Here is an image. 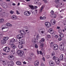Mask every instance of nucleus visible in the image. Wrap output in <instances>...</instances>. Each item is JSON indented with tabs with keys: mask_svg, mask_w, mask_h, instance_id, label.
Returning <instances> with one entry per match:
<instances>
[{
	"mask_svg": "<svg viewBox=\"0 0 66 66\" xmlns=\"http://www.w3.org/2000/svg\"><path fill=\"white\" fill-rule=\"evenodd\" d=\"M52 16H53V18H55L56 17V14H52Z\"/></svg>",
	"mask_w": 66,
	"mask_h": 66,
	"instance_id": "nucleus-31",
	"label": "nucleus"
},
{
	"mask_svg": "<svg viewBox=\"0 0 66 66\" xmlns=\"http://www.w3.org/2000/svg\"><path fill=\"white\" fill-rule=\"evenodd\" d=\"M51 23L52 25H54L55 24V21L54 19H52L51 21Z\"/></svg>",
	"mask_w": 66,
	"mask_h": 66,
	"instance_id": "nucleus-7",
	"label": "nucleus"
},
{
	"mask_svg": "<svg viewBox=\"0 0 66 66\" xmlns=\"http://www.w3.org/2000/svg\"><path fill=\"white\" fill-rule=\"evenodd\" d=\"M42 60H43V61H45V57H43L42 58Z\"/></svg>",
	"mask_w": 66,
	"mask_h": 66,
	"instance_id": "nucleus-52",
	"label": "nucleus"
},
{
	"mask_svg": "<svg viewBox=\"0 0 66 66\" xmlns=\"http://www.w3.org/2000/svg\"><path fill=\"white\" fill-rule=\"evenodd\" d=\"M53 60H55V61L56 59V58H55V56H54L53 58H52Z\"/></svg>",
	"mask_w": 66,
	"mask_h": 66,
	"instance_id": "nucleus-40",
	"label": "nucleus"
},
{
	"mask_svg": "<svg viewBox=\"0 0 66 66\" xmlns=\"http://www.w3.org/2000/svg\"><path fill=\"white\" fill-rule=\"evenodd\" d=\"M51 23H50L49 22L48 24V25L46 27V28H49L51 27Z\"/></svg>",
	"mask_w": 66,
	"mask_h": 66,
	"instance_id": "nucleus-29",
	"label": "nucleus"
},
{
	"mask_svg": "<svg viewBox=\"0 0 66 66\" xmlns=\"http://www.w3.org/2000/svg\"><path fill=\"white\" fill-rule=\"evenodd\" d=\"M53 44V42H51V46H52V44Z\"/></svg>",
	"mask_w": 66,
	"mask_h": 66,
	"instance_id": "nucleus-60",
	"label": "nucleus"
},
{
	"mask_svg": "<svg viewBox=\"0 0 66 66\" xmlns=\"http://www.w3.org/2000/svg\"><path fill=\"white\" fill-rule=\"evenodd\" d=\"M27 13L28 14V15H29H29H30V12H29V11H27Z\"/></svg>",
	"mask_w": 66,
	"mask_h": 66,
	"instance_id": "nucleus-51",
	"label": "nucleus"
},
{
	"mask_svg": "<svg viewBox=\"0 0 66 66\" xmlns=\"http://www.w3.org/2000/svg\"><path fill=\"white\" fill-rule=\"evenodd\" d=\"M25 30L26 31V32H28V29H25Z\"/></svg>",
	"mask_w": 66,
	"mask_h": 66,
	"instance_id": "nucleus-59",
	"label": "nucleus"
},
{
	"mask_svg": "<svg viewBox=\"0 0 66 66\" xmlns=\"http://www.w3.org/2000/svg\"><path fill=\"white\" fill-rule=\"evenodd\" d=\"M3 55H6L7 54L6 53H3Z\"/></svg>",
	"mask_w": 66,
	"mask_h": 66,
	"instance_id": "nucleus-57",
	"label": "nucleus"
},
{
	"mask_svg": "<svg viewBox=\"0 0 66 66\" xmlns=\"http://www.w3.org/2000/svg\"><path fill=\"white\" fill-rule=\"evenodd\" d=\"M24 15H26V16H29V15L28 14V11H26L24 12Z\"/></svg>",
	"mask_w": 66,
	"mask_h": 66,
	"instance_id": "nucleus-23",
	"label": "nucleus"
},
{
	"mask_svg": "<svg viewBox=\"0 0 66 66\" xmlns=\"http://www.w3.org/2000/svg\"><path fill=\"white\" fill-rule=\"evenodd\" d=\"M46 19V17L44 16L42 17V19L44 20V19Z\"/></svg>",
	"mask_w": 66,
	"mask_h": 66,
	"instance_id": "nucleus-47",
	"label": "nucleus"
},
{
	"mask_svg": "<svg viewBox=\"0 0 66 66\" xmlns=\"http://www.w3.org/2000/svg\"><path fill=\"white\" fill-rule=\"evenodd\" d=\"M16 64L18 65H21V63L19 61L16 62Z\"/></svg>",
	"mask_w": 66,
	"mask_h": 66,
	"instance_id": "nucleus-25",
	"label": "nucleus"
},
{
	"mask_svg": "<svg viewBox=\"0 0 66 66\" xmlns=\"http://www.w3.org/2000/svg\"><path fill=\"white\" fill-rule=\"evenodd\" d=\"M3 33L2 32H0V38H2L3 35Z\"/></svg>",
	"mask_w": 66,
	"mask_h": 66,
	"instance_id": "nucleus-28",
	"label": "nucleus"
},
{
	"mask_svg": "<svg viewBox=\"0 0 66 66\" xmlns=\"http://www.w3.org/2000/svg\"><path fill=\"white\" fill-rule=\"evenodd\" d=\"M35 46V48H38V46H37V44H36Z\"/></svg>",
	"mask_w": 66,
	"mask_h": 66,
	"instance_id": "nucleus-41",
	"label": "nucleus"
},
{
	"mask_svg": "<svg viewBox=\"0 0 66 66\" xmlns=\"http://www.w3.org/2000/svg\"><path fill=\"white\" fill-rule=\"evenodd\" d=\"M11 49L9 47L6 46L3 49L4 51L7 52V53L10 52Z\"/></svg>",
	"mask_w": 66,
	"mask_h": 66,
	"instance_id": "nucleus-2",
	"label": "nucleus"
},
{
	"mask_svg": "<svg viewBox=\"0 0 66 66\" xmlns=\"http://www.w3.org/2000/svg\"><path fill=\"white\" fill-rule=\"evenodd\" d=\"M7 26L6 25H3L2 26V27H3V28H2V30L3 31V29H5V28H7Z\"/></svg>",
	"mask_w": 66,
	"mask_h": 66,
	"instance_id": "nucleus-17",
	"label": "nucleus"
},
{
	"mask_svg": "<svg viewBox=\"0 0 66 66\" xmlns=\"http://www.w3.org/2000/svg\"><path fill=\"white\" fill-rule=\"evenodd\" d=\"M53 48L55 50H57L58 49V46L56 44H54L53 45Z\"/></svg>",
	"mask_w": 66,
	"mask_h": 66,
	"instance_id": "nucleus-5",
	"label": "nucleus"
},
{
	"mask_svg": "<svg viewBox=\"0 0 66 66\" xmlns=\"http://www.w3.org/2000/svg\"><path fill=\"white\" fill-rule=\"evenodd\" d=\"M10 13L11 14H13L14 13V11L11 10L10 12Z\"/></svg>",
	"mask_w": 66,
	"mask_h": 66,
	"instance_id": "nucleus-43",
	"label": "nucleus"
},
{
	"mask_svg": "<svg viewBox=\"0 0 66 66\" xmlns=\"http://www.w3.org/2000/svg\"><path fill=\"white\" fill-rule=\"evenodd\" d=\"M29 7L32 9V10H34V6L32 5H29Z\"/></svg>",
	"mask_w": 66,
	"mask_h": 66,
	"instance_id": "nucleus-27",
	"label": "nucleus"
},
{
	"mask_svg": "<svg viewBox=\"0 0 66 66\" xmlns=\"http://www.w3.org/2000/svg\"><path fill=\"white\" fill-rule=\"evenodd\" d=\"M54 55H55V53H54V52H53L52 53V55L53 56H54Z\"/></svg>",
	"mask_w": 66,
	"mask_h": 66,
	"instance_id": "nucleus-46",
	"label": "nucleus"
},
{
	"mask_svg": "<svg viewBox=\"0 0 66 66\" xmlns=\"http://www.w3.org/2000/svg\"><path fill=\"white\" fill-rule=\"evenodd\" d=\"M38 1V0H35V2L36 3H37V2Z\"/></svg>",
	"mask_w": 66,
	"mask_h": 66,
	"instance_id": "nucleus-50",
	"label": "nucleus"
},
{
	"mask_svg": "<svg viewBox=\"0 0 66 66\" xmlns=\"http://www.w3.org/2000/svg\"><path fill=\"white\" fill-rule=\"evenodd\" d=\"M3 64H5V61H3Z\"/></svg>",
	"mask_w": 66,
	"mask_h": 66,
	"instance_id": "nucleus-54",
	"label": "nucleus"
},
{
	"mask_svg": "<svg viewBox=\"0 0 66 66\" xmlns=\"http://www.w3.org/2000/svg\"><path fill=\"white\" fill-rule=\"evenodd\" d=\"M59 33H62V30L61 29L60 30H59Z\"/></svg>",
	"mask_w": 66,
	"mask_h": 66,
	"instance_id": "nucleus-42",
	"label": "nucleus"
},
{
	"mask_svg": "<svg viewBox=\"0 0 66 66\" xmlns=\"http://www.w3.org/2000/svg\"><path fill=\"white\" fill-rule=\"evenodd\" d=\"M8 59L10 60H13L14 59V57L12 55L9 56H8Z\"/></svg>",
	"mask_w": 66,
	"mask_h": 66,
	"instance_id": "nucleus-6",
	"label": "nucleus"
},
{
	"mask_svg": "<svg viewBox=\"0 0 66 66\" xmlns=\"http://www.w3.org/2000/svg\"><path fill=\"white\" fill-rule=\"evenodd\" d=\"M38 65H39L38 62L37 61L35 62L34 65L35 66H38Z\"/></svg>",
	"mask_w": 66,
	"mask_h": 66,
	"instance_id": "nucleus-13",
	"label": "nucleus"
},
{
	"mask_svg": "<svg viewBox=\"0 0 66 66\" xmlns=\"http://www.w3.org/2000/svg\"><path fill=\"white\" fill-rule=\"evenodd\" d=\"M39 52H40V54H43V53H42V51H39Z\"/></svg>",
	"mask_w": 66,
	"mask_h": 66,
	"instance_id": "nucleus-56",
	"label": "nucleus"
},
{
	"mask_svg": "<svg viewBox=\"0 0 66 66\" xmlns=\"http://www.w3.org/2000/svg\"><path fill=\"white\" fill-rule=\"evenodd\" d=\"M35 12H36V13H37V10H36L35 11Z\"/></svg>",
	"mask_w": 66,
	"mask_h": 66,
	"instance_id": "nucleus-62",
	"label": "nucleus"
},
{
	"mask_svg": "<svg viewBox=\"0 0 66 66\" xmlns=\"http://www.w3.org/2000/svg\"><path fill=\"white\" fill-rule=\"evenodd\" d=\"M12 63L11 64H10L9 63H7V65L8 66H13L14 65V62L12 61H10V63Z\"/></svg>",
	"mask_w": 66,
	"mask_h": 66,
	"instance_id": "nucleus-12",
	"label": "nucleus"
},
{
	"mask_svg": "<svg viewBox=\"0 0 66 66\" xmlns=\"http://www.w3.org/2000/svg\"><path fill=\"white\" fill-rule=\"evenodd\" d=\"M4 3V4H3V3H2V4L3 5L2 7L4 9H6L7 7V4L5 3Z\"/></svg>",
	"mask_w": 66,
	"mask_h": 66,
	"instance_id": "nucleus-10",
	"label": "nucleus"
},
{
	"mask_svg": "<svg viewBox=\"0 0 66 66\" xmlns=\"http://www.w3.org/2000/svg\"><path fill=\"white\" fill-rule=\"evenodd\" d=\"M47 37H48V38H51V36H50V35H47Z\"/></svg>",
	"mask_w": 66,
	"mask_h": 66,
	"instance_id": "nucleus-48",
	"label": "nucleus"
},
{
	"mask_svg": "<svg viewBox=\"0 0 66 66\" xmlns=\"http://www.w3.org/2000/svg\"><path fill=\"white\" fill-rule=\"evenodd\" d=\"M33 55H34V54L33 53H32V54H30V56H32Z\"/></svg>",
	"mask_w": 66,
	"mask_h": 66,
	"instance_id": "nucleus-53",
	"label": "nucleus"
},
{
	"mask_svg": "<svg viewBox=\"0 0 66 66\" xmlns=\"http://www.w3.org/2000/svg\"><path fill=\"white\" fill-rule=\"evenodd\" d=\"M1 43L3 45V44H4L6 43V42L4 40H1Z\"/></svg>",
	"mask_w": 66,
	"mask_h": 66,
	"instance_id": "nucleus-24",
	"label": "nucleus"
},
{
	"mask_svg": "<svg viewBox=\"0 0 66 66\" xmlns=\"http://www.w3.org/2000/svg\"><path fill=\"white\" fill-rule=\"evenodd\" d=\"M4 22V20L3 19H0V22L1 23H3Z\"/></svg>",
	"mask_w": 66,
	"mask_h": 66,
	"instance_id": "nucleus-32",
	"label": "nucleus"
},
{
	"mask_svg": "<svg viewBox=\"0 0 66 66\" xmlns=\"http://www.w3.org/2000/svg\"><path fill=\"white\" fill-rule=\"evenodd\" d=\"M9 39V37H5L3 38V40L5 41Z\"/></svg>",
	"mask_w": 66,
	"mask_h": 66,
	"instance_id": "nucleus-21",
	"label": "nucleus"
},
{
	"mask_svg": "<svg viewBox=\"0 0 66 66\" xmlns=\"http://www.w3.org/2000/svg\"><path fill=\"white\" fill-rule=\"evenodd\" d=\"M43 47H44V45L43 44H41L40 45V47L41 48H43Z\"/></svg>",
	"mask_w": 66,
	"mask_h": 66,
	"instance_id": "nucleus-38",
	"label": "nucleus"
},
{
	"mask_svg": "<svg viewBox=\"0 0 66 66\" xmlns=\"http://www.w3.org/2000/svg\"><path fill=\"white\" fill-rule=\"evenodd\" d=\"M18 47L19 49H21L23 48V45H22V44H20L19 45Z\"/></svg>",
	"mask_w": 66,
	"mask_h": 66,
	"instance_id": "nucleus-18",
	"label": "nucleus"
},
{
	"mask_svg": "<svg viewBox=\"0 0 66 66\" xmlns=\"http://www.w3.org/2000/svg\"><path fill=\"white\" fill-rule=\"evenodd\" d=\"M49 22H46L45 23V26L46 27H47L48 26Z\"/></svg>",
	"mask_w": 66,
	"mask_h": 66,
	"instance_id": "nucleus-33",
	"label": "nucleus"
},
{
	"mask_svg": "<svg viewBox=\"0 0 66 66\" xmlns=\"http://www.w3.org/2000/svg\"><path fill=\"white\" fill-rule=\"evenodd\" d=\"M54 12V11H53V10H52L51 12V14H53V13Z\"/></svg>",
	"mask_w": 66,
	"mask_h": 66,
	"instance_id": "nucleus-49",
	"label": "nucleus"
},
{
	"mask_svg": "<svg viewBox=\"0 0 66 66\" xmlns=\"http://www.w3.org/2000/svg\"><path fill=\"white\" fill-rule=\"evenodd\" d=\"M11 52H12L13 54H14L15 53V50H12L11 51Z\"/></svg>",
	"mask_w": 66,
	"mask_h": 66,
	"instance_id": "nucleus-35",
	"label": "nucleus"
},
{
	"mask_svg": "<svg viewBox=\"0 0 66 66\" xmlns=\"http://www.w3.org/2000/svg\"><path fill=\"white\" fill-rule=\"evenodd\" d=\"M47 0H45V1H44V3H47Z\"/></svg>",
	"mask_w": 66,
	"mask_h": 66,
	"instance_id": "nucleus-64",
	"label": "nucleus"
},
{
	"mask_svg": "<svg viewBox=\"0 0 66 66\" xmlns=\"http://www.w3.org/2000/svg\"><path fill=\"white\" fill-rule=\"evenodd\" d=\"M59 49L60 50H63L64 48V45L61 44L59 46Z\"/></svg>",
	"mask_w": 66,
	"mask_h": 66,
	"instance_id": "nucleus-4",
	"label": "nucleus"
},
{
	"mask_svg": "<svg viewBox=\"0 0 66 66\" xmlns=\"http://www.w3.org/2000/svg\"><path fill=\"white\" fill-rule=\"evenodd\" d=\"M59 36L62 38L64 37V34L63 33H61L59 35Z\"/></svg>",
	"mask_w": 66,
	"mask_h": 66,
	"instance_id": "nucleus-30",
	"label": "nucleus"
},
{
	"mask_svg": "<svg viewBox=\"0 0 66 66\" xmlns=\"http://www.w3.org/2000/svg\"><path fill=\"white\" fill-rule=\"evenodd\" d=\"M55 2L56 3H59V0H55Z\"/></svg>",
	"mask_w": 66,
	"mask_h": 66,
	"instance_id": "nucleus-34",
	"label": "nucleus"
},
{
	"mask_svg": "<svg viewBox=\"0 0 66 66\" xmlns=\"http://www.w3.org/2000/svg\"><path fill=\"white\" fill-rule=\"evenodd\" d=\"M16 14H19V13L18 12V11H16Z\"/></svg>",
	"mask_w": 66,
	"mask_h": 66,
	"instance_id": "nucleus-55",
	"label": "nucleus"
},
{
	"mask_svg": "<svg viewBox=\"0 0 66 66\" xmlns=\"http://www.w3.org/2000/svg\"><path fill=\"white\" fill-rule=\"evenodd\" d=\"M60 41L62 40V38H60L58 39Z\"/></svg>",
	"mask_w": 66,
	"mask_h": 66,
	"instance_id": "nucleus-45",
	"label": "nucleus"
},
{
	"mask_svg": "<svg viewBox=\"0 0 66 66\" xmlns=\"http://www.w3.org/2000/svg\"><path fill=\"white\" fill-rule=\"evenodd\" d=\"M38 38H39V34H37V36H36V39L35 38H34L32 39V42H34V43H37V40H38Z\"/></svg>",
	"mask_w": 66,
	"mask_h": 66,
	"instance_id": "nucleus-3",
	"label": "nucleus"
},
{
	"mask_svg": "<svg viewBox=\"0 0 66 66\" xmlns=\"http://www.w3.org/2000/svg\"><path fill=\"white\" fill-rule=\"evenodd\" d=\"M12 18L13 20H16L17 18V16L15 15H13L12 16Z\"/></svg>",
	"mask_w": 66,
	"mask_h": 66,
	"instance_id": "nucleus-19",
	"label": "nucleus"
},
{
	"mask_svg": "<svg viewBox=\"0 0 66 66\" xmlns=\"http://www.w3.org/2000/svg\"><path fill=\"white\" fill-rule=\"evenodd\" d=\"M41 41H42V43H43L45 41V39L44 38H42L41 39Z\"/></svg>",
	"mask_w": 66,
	"mask_h": 66,
	"instance_id": "nucleus-39",
	"label": "nucleus"
},
{
	"mask_svg": "<svg viewBox=\"0 0 66 66\" xmlns=\"http://www.w3.org/2000/svg\"><path fill=\"white\" fill-rule=\"evenodd\" d=\"M50 65V66H54V63L52 61H50L49 62Z\"/></svg>",
	"mask_w": 66,
	"mask_h": 66,
	"instance_id": "nucleus-14",
	"label": "nucleus"
},
{
	"mask_svg": "<svg viewBox=\"0 0 66 66\" xmlns=\"http://www.w3.org/2000/svg\"><path fill=\"white\" fill-rule=\"evenodd\" d=\"M6 29H5V31L4 32H6V31H8V30H9V28L8 27H6V28H5Z\"/></svg>",
	"mask_w": 66,
	"mask_h": 66,
	"instance_id": "nucleus-37",
	"label": "nucleus"
},
{
	"mask_svg": "<svg viewBox=\"0 0 66 66\" xmlns=\"http://www.w3.org/2000/svg\"><path fill=\"white\" fill-rule=\"evenodd\" d=\"M22 35L21 34L18 35L17 36V38L18 39H21L22 38Z\"/></svg>",
	"mask_w": 66,
	"mask_h": 66,
	"instance_id": "nucleus-9",
	"label": "nucleus"
},
{
	"mask_svg": "<svg viewBox=\"0 0 66 66\" xmlns=\"http://www.w3.org/2000/svg\"><path fill=\"white\" fill-rule=\"evenodd\" d=\"M24 29H28V27L27 26H24Z\"/></svg>",
	"mask_w": 66,
	"mask_h": 66,
	"instance_id": "nucleus-44",
	"label": "nucleus"
},
{
	"mask_svg": "<svg viewBox=\"0 0 66 66\" xmlns=\"http://www.w3.org/2000/svg\"><path fill=\"white\" fill-rule=\"evenodd\" d=\"M48 31L51 34H53L54 32H53L52 29L50 28L48 30Z\"/></svg>",
	"mask_w": 66,
	"mask_h": 66,
	"instance_id": "nucleus-15",
	"label": "nucleus"
},
{
	"mask_svg": "<svg viewBox=\"0 0 66 66\" xmlns=\"http://www.w3.org/2000/svg\"><path fill=\"white\" fill-rule=\"evenodd\" d=\"M6 26H7V28L8 26L10 27L12 26V25L10 23H6Z\"/></svg>",
	"mask_w": 66,
	"mask_h": 66,
	"instance_id": "nucleus-20",
	"label": "nucleus"
},
{
	"mask_svg": "<svg viewBox=\"0 0 66 66\" xmlns=\"http://www.w3.org/2000/svg\"><path fill=\"white\" fill-rule=\"evenodd\" d=\"M63 54H62L61 55L60 57V61H62L63 60Z\"/></svg>",
	"mask_w": 66,
	"mask_h": 66,
	"instance_id": "nucleus-16",
	"label": "nucleus"
},
{
	"mask_svg": "<svg viewBox=\"0 0 66 66\" xmlns=\"http://www.w3.org/2000/svg\"><path fill=\"white\" fill-rule=\"evenodd\" d=\"M11 47L13 49H15L16 48V46L13 44H12L11 45Z\"/></svg>",
	"mask_w": 66,
	"mask_h": 66,
	"instance_id": "nucleus-26",
	"label": "nucleus"
},
{
	"mask_svg": "<svg viewBox=\"0 0 66 66\" xmlns=\"http://www.w3.org/2000/svg\"><path fill=\"white\" fill-rule=\"evenodd\" d=\"M39 43H40V44H42V41H41V40H40L39 41Z\"/></svg>",
	"mask_w": 66,
	"mask_h": 66,
	"instance_id": "nucleus-58",
	"label": "nucleus"
},
{
	"mask_svg": "<svg viewBox=\"0 0 66 66\" xmlns=\"http://www.w3.org/2000/svg\"><path fill=\"white\" fill-rule=\"evenodd\" d=\"M56 59H57L56 60H55V62L56 64H59L60 62V60L59 59V58H58V57H57Z\"/></svg>",
	"mask_w": 66,
	"mask_h": 66,
	"instance_id": "nucleus-11",
	"label": "nucleus"
},
{
	"mask_svg": "<svg viewBox=\"0 0 66 66\" xmlns=\"http://www.w3.org/2000/svg\"><path fill=\"white\" fill-rule=\"evenodd\" d=\"M20 44H24V40L22 39L21 40V41L20 42Z\"/></svg>",
	"mask_w": 66,
	"mask_h": 66,
	"instance_id": "nucleus-22",
	"label": "nucleus"
},
{
	"mask_svg": "<svg viewBox=\"0 0 66 66\" xmlns=\"http://www.w3.org/2000/svg\"><path fill=\"white\" fill-rule=\"evenodd\" d=\"M41 66H45L44 64H41Z\"/></svg>",
	"mask_w": 66,
	"mask_h": 66,
	"instance_id": "nucleus-61",
	"label": "nucleus"
},
{
	"mask_svg": "<svg viewBox=\"0 0 66 66\" xmlns=\"http://www.w3.org/2000/svg\"><path fill=\"white\" fill-rule=\"evenodd\" d=\"M17 53L19 56L21 57L24 54V52L23 51H21L20 50H18L17 52Z\"/></svg>",
	"mask_w": 66,
	"mask_h": 66,
	"instance_id": "nucleus-1",
	"label": "nucleus"
},
{
	"mask_svg": "<svg viewBox=\"0 0 66 66\" xmlns=\"http://www.w3.org/2000/svg\"><path fill=\"white\" fill-rule=\"evenodd\" d=\"M42 29L40 28H39V33H41V32H42Z\"/></svg>",
	"mask_w": 66,
	"mask_h": 66,
	"instance_id": "nucleus-36",
	"label": "nucleus"
},
{
	"mask_svg": "<svg viewBox=\"0 0 66 66\" xmlns=\"http://www.w3.org/2000/svg\"><path fill=\"white\" fill-rule=\"evenodd\" d=\"M20 34H22V35H25V34L27 33V32H26L25 31L23 30H20Z\"/></svg>",
	"mask_w": 66,
	"mask_h": 66,
	"instance_id": "nucleus-8",
	"label": "nucleus"
},
{
	"mask_svg": "<svg viewBox=\"0 0 66 66\" xmlns=\"http://www.w3.org/2000/svg\"><path fill=\"white\" fill-rule=\"evenodd\" d=\"M23 64H27V63L26 62H25V61H24L23 62Z\"/></svg>",
	"mask_w": 66,
	"mask_h": 66,
	"instance_id": "nucleus-63",
	"label": "nucleus"
}]
</instances>
